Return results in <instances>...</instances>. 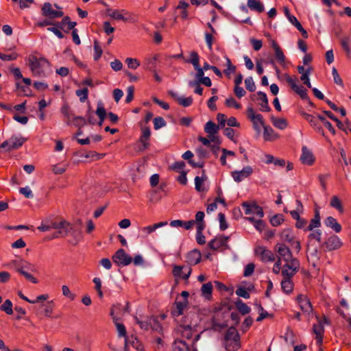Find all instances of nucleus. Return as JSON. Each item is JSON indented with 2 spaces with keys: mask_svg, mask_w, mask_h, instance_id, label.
Returning <instances> with one entry per match:
<instances>
[{
  "mask_svg": "<svg viewBox=\"0 0 351 351\" xmlns=\"http://www.w3.org/2000/svg\"><path fill=\"white\" fill-rule=\"evenodd\" d=\"M28 62L32 75L35 77H44L50 72V64L44 58L30 56Z\"/></svg>",
  "mask_w": 351,
  "mask_h": 351,
  "instance_id": "f257e3e1",
  "label": "nucleus"
},
{
  "mask_svg": "<svg viewBox=\"0 0 351 351\" xmlns=\"http://www.w3.org/2000/svg\"><path fill=\"white\" fill-rule=\"evenodd\" d=\"M25 139L20 136L13 135L9 139L5 141L0 145L2 152H9L17 149L25 143Z\"/></svg>",
  "mask_w": 351,
  "mask_h": 351,
  "instance_id": "f03ea898",
  "label": "nucleus"
},
{
  "mask_svg": "<svg viewBox=\"0 0 351 351\" xmlns=\"http://www.w3.org/2000/svg\"><path fill=\"white\" fill-rule=\"evenodd\" d=\"M135 322L137 324L142 330H148L152 326V323H156L157 327L153 326V330L156 331H160L161 330V326L158 322V319L155 317H134Z\"/></svg>",
  "mask_w": 351,
  "mask_h": 351,
  "instance_id": "7ed1b4c3",
  "label": "nucleus"
},
{
  "mask_svg": "<svg viewBox=\"0 0 351 351\" xmlns=\"http://www.w3.org/2000/svg\"><path fill=\"white\" fill-rule=\"evenodd\" d=\"M247 117L252 122L254 129L260 132L261 128H264L265 123L263 117L261 114H256L252 106H248L247 108Z\"/></svg>",
  "mask_w": 351,
  "mask_h": 351,
  "instance_id": "20e7f679",
  "label": "nucleus"
},
{
  "mask_svg": "<svg viewBox=\"0 0 351 351\" xmlns=\"http://www.w3.org/2000/svg\"><path fill=\"white\" fill-rule=\"evenodd\" d=\"M300 267V262L297 260H293L290 262H287L282 268V276L283 278L287 279H292L296 274Z\"/></svg>",
  "mask_w": 351,
  "mask_h": 351,
  "instance_id": "39448f33",
  "label": "nucleus"
},
{
  "mask_svg": "<svg viewBox=\"0 0 351 351\" xmlns=\"http://www.w3.org/2000/svg\"><path fill=\"white\" fill-rule=\"evenodd\" d=\"M108 15L113 19L115 20H121L125 22L130 21L135 22L134 15L132 14L128 13L126 10H107Z\"/></svg>",
  "mask_w": 351,
  "mask_h": 351,
  "instance_id": "423d86ee",
  "label": "nucleus"
},
{
  "mask_svg": "<svg viewBox=\"0 0 351 351\" xmlns=\"http://www.w3.org/2000/svg\"><path fill=\"white\" fill-rule=\"evenodd\" d=\"M275 250L277 253L278 258L282 259L285 263L292 261L293 260H297V258H293L290 249L284 243H277L275 246Z\"/></svg>",
  "mask_w": 351,
  "mask_h": 351,
  "instance_id": "0eeeda50",
  "label": "nucleus"
},
{
  "mask_svg": "<svg viewBox=\"0 0 351 351\" xmlns=\"http://www.w3.org/2000/svg\"><path fill=\"white\" fill-rule=\"evenodd\" d=\"M112 261L118 266H127L132 262V257L123 249L118 250L112 256Z\"/></svg>",
  "mask_w": 351,
  "mask_h": 351,
  "instance_id": "6e6552de",
  "label": "nucleus"
},
{
  "mask_svg": "<svg viewBox=\"0 0 351 351\" xmlns=\"http://www.w3.org/2000/svg\"><path fill=\"white\" fill-rule=\"evenodd\" d=\"M242 207L244 208V213L247 215L256 216L258 218H262L264 213L262 208L256 203L243 202Z\"/></svg>",
  "mask_w": 351,
  "mask_h": 351,
  "instance_id": "1a4fd4ad",
  "label": "nucleus"
},
{
  "mask_svg": "<svg viewBox=\"0 0 351 351\" xmlns=\"http://www.w3.org/2000/svg\"><path fill=\"white\" fill-rule=\"evenodd\" d=\"M330 324L329 320L326 317H324L323 319L321 320L317 319V324H314L313 326V332L315 334V339L317 343L320 346L322 343L323 333L324 332V324L328 325Z\"/></svg>",
  "mask_w": 351,
  "mask_h": 351,
  "instance_id": "9d476101",
  "label": "nucleus"
},
{
  "mask_svg": "<svg viewBox=\"0 0 351 351\" xmlns=\"http://www.w3.org/2000/svg\"><path fill=\"white\" fill-rule=\"evenodd\" d=\"M118 308H119V306H114L110 309V316H111V317L113 320V322L116 326V328H117V330L118 332V336L119 337H124L125 339L126 338H129L127 336L126 328H125V326L119 322L120 317L115 316V313H117V310Z\"/></svg>",
  "mask_w": 351,
  "mask_h": 351,
  "instance_id": "9b49d317",
  "label": "nucleus"
},
{
  "mask_svg": "<svg viewBox=\"0 0 351 351\" xmlns=\"http://www.w3.org/2000/svg\"><path fill=\"white\" fill-rule=\"evenodd\" d=\"M192 272L189 266L173 265L172 274L176 279L188 280Z\"/></svg>",
  "mask_w": 351,
  "mask_h": 351,
  "instance_id": "f8f14e48",
  "label": "nucleus"
},
{
  "mask_svg": "<svg viewBox=\"0 0 351 351\" xmlns=\"http://www.w3.org/2000/svg\"><path fill=\"white\" fill-rule=\"evenodd\" d=\"M253 173V169L250 166H245L240 171L231 172V176L236 182H241L248 178Z\"/></svg>",
  "mask_w": 351,
  "mask_h": 351,
  "instance_id": "ddd939ff",
  "label": "nucleus"
},
{
  "mask_svg": "<svg viewBox=\"0 0 351 351\" xmlns=\"http://www.w3.org/2000/svg\"><path fill=\"white\" fill-rule=\"evenodd\" d=\"M255 254L260 256L263 262L274 261L275 256L273 252L263 246H258L255 249Z\"/></svg>",
  "mask_w": 351,
  "mask_h": 351,
  "instance_id": "4468645a",
  "label": "nucleus"
},
{
  "mask_svg": "<svg viewBox=\"0 0 351 351\" xmlns=\"http://www.w3.org/2000/svg\"><path fill=\"white\" fill-rule=\"evenodd\" d=\"M225 341H232L234 344V348H239L240 345V336L238 331L234 327H230L228 329L225 337Z\"/></svg>",
  "mask_w": 351,
  "mask_h": 351,
  "instance_id": "2eb2a0df",
  "label": "nucleus"
},
{
  "mask_svg": "<svg viewBox=\"0 0 351 351\" xmlns=\"http://www.w3.org/2000/svg\"><path fill=\"white\" fill-rule=\"evenodd\" d=\"M43 14L50 19H56L62 17L64 15L63 12L56 11L52 8V5L50 3H45L42 8Z\"/></svg>",
  "mask_w": 351,
  "mask_h": 351,
  "instance_id": "dca6fc26",
  "label": "nucleus"
},
{
  "mask_svg": "<svg viewBox=\"0 0 351 351\" xmlns=\"http://www.w3.org/2000/svg\"><path fill=\"white\" fill-rule=\"evenodd\" d=\"M324 245L328 251H333L339 249L343 243L338 236L332 235L328 238Z\"/></svg>",
  "mask_w": 351,
  "mask_h": 351,
  "instance_id": "f3484780",
  "label": "nucleus"
},
{
  "mask_svg": "<svg viewBox=\"0 0 351 351\" xmlns=\"http://www.w3.org/2000/svg\"><path fill=\"white\" fill-rule=\"evenodd\" d=\"M298 302L301 310L308 315L312 313L313 307L309 299L303 295H300L298 297Z\"/></svg>",
  "mask_w": 351,
  "mask_h": 351,
  "instance_id": "a211bd4d",
  "label": "nucleus"
},
{
  "mask_svg": "<svg viewBox=\"0 0 351 351\" xmlns=\"http://www.w3.org/2000/svg\"><path fill=\"white\" fill-rule=\"evenodd\" d=\"M300 160L303 164L311 165L315 161V157L311 150L306 147H303Z\"/></svg>",
  "mask_w": 351,
  "mask_h": 351,
  "instance_id": "6ab92c4d",
  "label": "nucleus"
},
{
  "mask_svg": "<svg viewBox=\"0 0 351 351\" xmlns=\"http://www.w3.org/2000/svg\"><path fill=\"white\" fill-rule=\"evenodd\" d=\"M189 301L181 300V301H176L174 303V306L171 311V314L173 317H178L181 315L184 310L188 306Z\"/></svg>",
  "mask_w": 351,
  "mask_h": 351,
  "instance_id": "aec40b11",
  "label": "nucleus"
},
{
  "mask_svg": "<svg viewBox=\"0 0 351 351\" xmlns=\"http://www.w3.org/2000/svg\"><path fill=\"white\" fill-rule=\"evenodd\" d=\"M141 131L142 134L140 137L139 141L143 145V149H147L149 147L151 131L148 127L142 128Z\"/></svg>",
  "mask_w": 351,
  "mask_h": 351,
  "instance_id": "412c9836",
  "label": "nucleus"
},
{
  "mask_svg": "<svg viewBox=\"0 0 351 351\" xmlns=\"http://www.w3.org/2000/svg\"><path fill=\"white\" fill-rule=\"evenodd\" d=\"M58 234L60 237L67 236L73 230V226L65 220L58 221Z\"/></svg>",
  "mask_w": 351,
  "mask_h": 351,
  "instance_id": "4be33fe9",
  "label": "nucleus"
},
{
  "mask_svg": "<svg viewBox=\"0 0 351 351\" xmlns=\"http://www.w3.org/2000/svg\"><path fill=\"white\" fill-rule=\"evenodd\" d=\"M166 225H167V221H161L151 226L143 227L141 228V232L143 233L144 237H147L149 234L154 232L156 229L165 226Z\"/></svg>",
  "mask_w": 351,
  "mask_h": 351,
  "instance_id": "5701e85b",
  "label": "nucleus"
},
{
  "mask_svg": "<svg viewBox=\"0 0 351 351\" xmlns=\"http://www.w3.org/2000/svg\"><path fill=\"white\" fill-rule=\"evenodd\" d=\"M202 258L201 253L197 250H191L186 256V261L191 265H195L199 263Z\"/></svg>",
  "mask_w": 351,
  "mask_h": 351,
  "instance_id": "b1692460",
  "label": "nucleus"
},
{
  "mask_svg": "<svg viewBox=\"0 0 351 351\" xmlns=\"http://www.w3.org/2000/svg\"><path fill=\"white\" fill-rule=\"evenodd\" d=\"M257 95H258L257 99L261 101L259 103V105L261 106L260 110L263 112L270 111L271 108L268 104V99L267 97V95L262 91H259L257 93Z\"/></svg>",
  "mask_w": 351,
  "mask_h": 351,
  "instance_id": "393cba45",
  "label": "nucleus"
},
{
  "mask_svg": "<svg viewBox=\"0 0 351 351\" xmlns=\"http://www.w3.org/2000/svg\"><path fill=\"white\" fill-rule=\"evenodd\" d=\"M228 237H217L212 239L209 243V247L213 250H218L221 247L223 246L227 242Z\"/></svg>",
  "mask_w": 351,
  "mask_h": 351,
  "instance_id": "a878e982",
  "label": "nucleus"
},
{
  "mask_svg": "<svg viewBox=\"0 0 351 351\" xmlns=\"http://www.w3.org/2000/svg\"><path fill=\"white\" fill-rule=\"evenodd\" d=\"M324 223L327 227L332 228L337 233L340 232L341 230V226L333 217L329 216L326 217Z\"/></svg>",
  "mask_w": 351,
  "mask_h": 351,
  "instance_id": "bb28decb",
  "label": "nucleus"
},
{
  "mask_svg": "<svg viewBox=\"0 0 351 351\" xmlns=\"http://www.w3.org/2000/svg\"><path fill=\"white\" fill-rule=\"evenodd\" d=\"M272 47L274 49L275 51V56L278 60V62L281 64H285V56L284 55L283 51L279 47V45L274 41L272 40L271 42Z\"/></svg>",
  "mask_w": 351,
  "mask_h": 351,
  "instance_id": "cd10ccee",
  "label": "nucleus"
},
{
  "mask_svg": "<svg viewBox=\"0 0 351 351\" xmlns=\"http://www.w3.org/2000/svg\"><path fill=\"white\" fill-rule=\"evenodd\" d=\"M247 6L250 10L258 13L263 12L265 10L264 5L260 0H247Z\"/></svg>",
  "mask_w": 351,
  "mask_h": 351,
  "instance_id": "c85d7f7f",
  "label": "nucleus"
},
{
  "mask_svg": "<svg viewBox=\"0 0 351 351\" xmlns=\"http://www.w3.org/2000/svg\"><path fill=\"white\" fill-rule=\"evenodd\" d=\"M95 113L99 118V121L98 122V125L101 126L103 122L104 121L107 115L105 108L104 107V104L101 101H98L97 107Z\"/></svg>",
  "mask_w": 351,
  "mask_h": 351,
  "instance_id": "c756f323",
  "label": "nucleus"
},
{
  "mask_svg": "<svg viewBox=\"0 0 351 351\" xmlns=\"http://www.w3.org/2000/svg\"><path fill=\"white\" fill-rule=\"evenodd\" d=\"M281 288L283 292H285V293H291L293 289V282L292 279H287L283 278V279L281 281Z\"/></svg>",
  "mask_w": 351,
  "mask_h": 351,
  "instance_id": "7c9ffc66",
  "label": "nucleus"
},
{
  "mask_svg": "<svg viewBox=\"0 0 351 351\" xmlns=\"http://www.w3.org/2000/svg\"><path fill=\"white\" fill-rule=\"evenodd\" d=\"M207 177L205 174L202 176H196L195 178V188L198 192H202L206 190L204 182L206 180Z\"/></svg>",
  "mask_w": 351,
  "mask_h": 351,
  "instance_id": "2f4dec72",
  "label": "nucleus"
},
{
  "mask_svg": "<svg viewBox=\"0 0 351 351\" xmlns=\"http://www.w3.org/2000/svg\"><path fill=\"white\" fill-rule=\"evenodd\" d=\"M263 137L265 141H272L278 138L274 130L270 126H264Z\"/></svg>",
  "mask_w": 351,
  "mask_h": 351,
  "instance_id": "473e14b6",
  "label": "nucleus"
},
{
  "mask_svg": "<svg viewBox=\"0 0 351 351\" xmlns=\"http://www.w3.org/2000/svg\"><path fill=\"white\" fill-rule=\"evenodd\" d=\"M219 129V125H217L213 121H208L204 126V131L208 134H216Z\"/></svg>",
  "mask_w": 351,
  "mask_h": 351,
  "instance_id": "72a5a7b5",
  "label": "nucleus"
},
{
  "mask_svg": "<svg viewBox=\"0 0 351 351\" xmlns=\"http://www.w3.org/2000/svg\"><path fill=\"white\" fill-rule=\"evenodd\" d=\"M304 118L313 126L315 130H317L318 132H323L322 128L318 125V121L316 117H315L313 115L304 113L303 114Z\"/></svg>",
  "mask_w": 351,
  "mask_h": 351,
  "instance_id": "f704fd0d",
  "label": "nucleus"
},
{
  "mask_svg": "<svg viewBox=\"0 0 351 351\" xmlns=\"http://www.w3.org/2000/svg\"><path fill=\"white\" fill-rule=\"evenodd\" d=\"M246 219L251 222L258 231L262 232L264 230L265 223L263 220H261V218L256 219L254 217H248L246 218Z\"/></svg>",
  "mask_w": 351,
  "mask_h": 351,
  "instance_id": "c9c22d12",
  "label": "nucleus"
},
{
  "mask_svg": "<svg viewBox=\"0 0 351 351\" xmlns=\"http://www.w3.org/2000/svg\"><path fill=\"white\" fill-rule=\"evenodd\" d=\"M213 292V285L211 282L204 284L201 288L202 295L206 299H210Z\"/></svg>",
  "mask_w": 351,
  "mask_h": 351,
  "instance_id": "e433bc0d",
  "label": "nucleus"
},
{
  "mask_svg": "<svg viewBox=\"0 0 351 351\" xmlns=\"http://www.w3.org/2000/svg\"><path fill=\"white\" fill-rule=\"evenodd\" d=\"M173 348V351H187L189 350V346L185 341L180 339L175 340Z\"/></svg>",
  "mask_w": 351,
  "mask_h": 351,
  "instance_id": "4c0bfd02",
  "label": "nucleus"
},
{
  "mask_svg": "<svg viewBox=\"0 0 351 351\" xmlns=\"http://www.w3.org/2000/svg\"><path fill=\"white\" fill-rule=\"evenodd\" d=\"M293 234L290 229H285L280 233V239L283 241L292 243L293 241Z\"/></svg>",
  "mask_w": 351,
  "mask_h": 351,
  "instance_id": "58836bf2",
  "label": "nucleus"
},
{
  "mask_svg": "<svg viewBox=\"0 0 351 351\" xmlns=\"http://www.w3.org/2000/svg\"><path fill=\"white\" fill-rule=\"evenodd\" d=\"M271 121L273 125L280 130H285L287 127V122L285 119L272 117Z\"/></svg>",
  "mask_w": 351,
  "mask_h": 351,
  "instance_id": "ea45409f",
  "label": "nucleus"
},
{
  "mask_svg": "<svg viewBox=\"0 0 351 351\" xmlns=\"http://www.w3.org/2000/svg\"><path fill=\"white\" fill-rule=\"evenodd\" d=\"M341 45L346 54L350 56L351 54L350 38L348 36L341 39Z\"/></svg>",
  "mask_w": 351,
  "mask_h": 351,
  "instance_id": "a19ab883",
  "label": "nucleus"
},
{
  "mask_svg": "<svg viewBox=\"0 0 351 351\" xmlns=\"http://www.w3.org/2000/svg\"><path fill=\"white\" fill-rule=\"evenodd\" d=\"M204 225L200 223L199 227L197 228L196 240L197 242L200 245H203L206 243L205 237L202 234V231L204 229Z\"/></svg>",
  "mask_w": 351,
  "mask_h": 351,
  "instance_id": "79ce46f5",
  "label": "nucleus"
},
{
  "mask_svg": "<svg viewBox=\"0 0 351 351\" xmlns=\"http://www.w3.org/2000/svg\"><path fill=\"white\" fill-rule=\"evenodd\" d=\"M330 205L331 207L336 208L340 213H343V208L342 206L341 202L337 196H332L330 200Z\"/></svg>",
  "mask_w": 351,
  "mask_h": 351,
  "instance_id": "37998d69",
  "label": "nucleus"
},
{
  "mask_svg": "<svg viewBox=\"0 0 351 351\" xmlns=\"http://www.w3.org/2000/svg\"><path fill=\"white\" fill-rule=\"evenodd\" d=\"M296 205L295 210L290 211L291 217L295 220L300 217V213L303 210V206L300 200H296Z\"/></svg>",
  "mask_w": 351,
  "mask_h": 351,
  "instance_id": "c03bdc74",
  "label": "nucleus"
},
{
  "mask_svg": "<svg viewBox=\"0 0 351 351\" xmlns=\"http://www.w3.org/2000/svg\"><path fill=\"white\" fill-rule=\"evenodd\" d=\"M65 24L68 25L69 29H73L77 23L76 22L71 21L69 16H65L62 19L60 23H56V25L59 27H62V25Z\"/></svg>",
  "mask_w": 351,
  "mask_h": 351,
  "instance_id": "a18cd8bd",
  "label": "nucleus"
},
{
  "mask_svg": "<svg viewBox=\"0 0 351 351\" xmlns=\"http://www.w3.org/2000/svg\"><path fill=\"white\" fill-rule=\"evenodd\" d=\"M0 310L5 312L8 315H12L13 313L12 302L10 300H6L0 306Z\"/></svg>",
  "mask_w": 351,
  "mask_h": 351,
  "instance_id": "49530a36",
  "label": "nucleus"
},
{
  "mask_svg": "<svg viewBox=\"0 0 351 351\" xmlns=\"http://www.w3.org/2000/svg\"><path fill=\"white\" fill-rule=\"evenodd\" d=\"M130 345L138 351H143V346L140 343L136 337L131 336L130 338Z\"/></svg>",
  "mask_w": 351,
  "mask_h": 351,
  "instance_id": "de8ad7c7",
  "label": "nucleus"
},
{
  "mask_svg": "<svg viewBox=\"0 0 351 351\" xmlns=\"http://www.w3.org/2000/svg\"><path fill=\"white\" fill-rule=\"evenodd\" d=\"M193 99L191 97H185L184 96H181L177 97L178 103L184 107L190 106L193 103Z\"/></svg>",
  "mask_w": 351,
  "mask_h": 351,
  "instance_id": "09e8293b",
  "label": "nucleus"
},
{
  "mask_svg": "<svg viewBox=\"0 0 351 351\" xmlns=\"http://www.w3.org/2000/svg\"><path fill=\"white\" fill-rule=\"evenodd\" d=\"M236 306L239 311L243 315L247 314L250 311V308L241 300L237 302Z\"/></svg>",
  "mask_w": 351,
  "mask_h": 351,
  "instance_id": "8fccbe9b",
  "label": "nucleus"
},
{
  "mask_svg": "<svg viewBox=\"0 0 351 351\" xmlns=\"http://www.w3.org/2000/svg\"><path fill=\"white\" fill-rule=\"evenodd\" d=\"M75 94L77 97H79L80 101L81 102H84L88 99V90L87 88L79 89L76 90Z\"/></svg>",
  "mask_w": 351,
  "mask_h": 351,
  "instance_id": "3c124183",
  "label": "nucleus"
},
{
  "mask_svg": "<svg viewBox=\"0 0 351 351\" xmlns=\"http://www.w3.org/2000/svg\"><path fill=\"white\" fill-rule=\"evenodd\" d=\"M295 93L300 95L301 99L308 101L309 104L313 105V103L310 101L308 97L307 90L304 86L301 85L300 87L295 90Z\"/></svg>",
  "mask_w": 351,
  "mask_h": 351,
  "instance_id": "603ef678",
  "label": "nucleus"
},
{
  "mask_svg": "<svg viewBox=\"0 0 351 351\" xmlns=\"http://www.w3.org/2000/svg\"><path fill=\"white\" fill-rule=\"evenodd\" d=\"M226 66L227 68L223 71V73L228 75L230 76V74L235 73L236 71V66L233 65L228 58H226Z\"/></svg>",
  "mask_w": 351,
  "mask_h": 351,
  "instance_id": "864d4df0",
  "label": "nucleus"
},
{
  "mask_svg": "<svg viewBox=\"0 0 351 351\" xmlns=\"http://www.w3.org/2000/svg\"><path fill=\"white\" fill-rule=\"evenodd\" d=\"M102 53L103 51L99 44V42L95 40L94 41V60H98L101 58Z\"/></svg>",
  "mask_w": 351,
  "mask_h": 351,
  "instance_id": "5fc2aeb1",
  "label": "nucleus"
},
{
  "mask_svg": "<svg viewBox=\"0 0 351 351\" xmlns=\"http://www.w3.org/2000/svg\"><path fill=\"white\" fill-rule=\"evenodd\" d=\"M225 104L227 107H233L236 109L241 108V105L238 103L234 98L232 97H229L226 99Z\"/></svg>",
  "mask_w": 351,
  "mask_h": 351,
  "instance_id": "6e6d98bb",
  "label": "nucleus"
},
{
  "mask_svg": "<svg viewBox=\"0 0 351 351\" xmlns=\"http://www.w3.org/2000/svg\"><path fill=\"white\" fill-rule=\"evenodd\" d=\"M311 68L309 67L306 69L305 73H302L300 77V80L306 84L308 88H311V84L310 82L309 75L311 73Z\"/></svg>",
  "mask_w": 351,
  "mask_h": 351,
  "instance_id": "4d7b16f0",
  "label": "nucleus"
},
{
  "mask_svg": "<svg viewBox=\"0 0 351 351\" xmlns=\"http://www.w3.org/2000/svg\"><path fill=\"white\" fill-rule=\"evenodd\" d=\"M311 232L308 236V239L315 240L318 243H320L322 239V231L320 230H313V231Z\"/></svg>",
  "mask_w": 351,
  "mask_h": 351,
  "instance_id": "13d9d810",
  "label": "nucleus"
},
{
  "mask_svg": "<svg viewBox=\"0 0 351 351\" xmlns=\"http://www.w3.org/2000/svg\"><path fill=\"white\" fill-rule=\"evenodd\" d=\"M166 125V121L161 117H157L154 119V127L156 130L165 127Z\"/></svg>",
  "mask_w": 351,
  "mask_h": 351,
  "instance_id": "bf43d9fd",
  "label": "nucleus"
},
{
  "mask_svg": "<svg viewBox=\"0 0 351 351\" xmlns=\"http://www.w3.org/2000/svg\"><path fill=\"white\" fill-rule=\"evenodd\" d=\"M190 60H187V62H189L193 64V66L195 67L199 66V56L197 52L192 51L190 54Z\"/></svg>",
  "mask_w": 351,
  "mask_h": 351,
  "instance_id": "052dcab7",
  "label": "nucleus"
},
{
  "mask_svg": "<svg viewBox=\"0 0 351 351\" xmlns=\"http://www.w3.org/2000/svg\"><path fill=\"white\" fill-rule=\"evenodd\" d=\"M245 85L247 90L254 92L256 90V85L252 77H248L245 80Z\"/></svg>",
  "mask_w": 351,
  "mask_h": 351,
  "instance_id": "680f3d73",
  "label": "nucleus"
},
{
  "mask_svg": "<svg viewBox=\"0 0 351 351\" xmlns=\"http://www.w3.org/2000/svg\"><path fill=\"white\" fill-rule=\"evenodd\" d=\"M19 193L24 195L26 198L31 199L33 198L34 195L32 189L29 186H26L25 187H21L19 189Z\"/></svg>",
  "mask_w": 351,
  "mask_h": 351,
  "instance_id": "e2e57ef3",
  "label": "nucleus"
},
{
  "mask_svg": "<svg viewBox=\"0 0 351 351\" xmlns=\"http://www.w3.org/2000/svg\"><path fill=\"white\" fill-rule=\"evenodd\" d=\"M318 119L319 120H320L324 125L332 134H335V128H333V126L332 125V124L326 119L325 117L321 116V115H318Z\"/></svg>",
  "mask_w": 351,
  "mask_h": 351,
  "instance_id": "0e129e2a",
  "label": "nucleus"
},
{
  "mask_svg": "<svg viewBox=\"0 0 351 351\" xmlns=\"http://www.w3.org/2000/svg\"><path fill=\"white\" fill-rule=\"evenodd\" d=\"M125 62L130 69H136L139 65L140 62L136 58H128Z\"/></svg>",
  "mask_w": 351,
  "mask_h": 351,
  "instance_id": "69168bd1",
  "label": "nucleus"
},
{
  "mask_svg": "<svg viewBox=\"0 0 351 351\" xmlns=\"http://www.w3.org/2000/svg\"><path fill=\"white\" fill-rule=\"evenodd\" d=\"M321 226V221L315 219H312L310 221V223L306 228L304 229L305 231H313L316 228H319Z\"/></svg>",
  "mask_w": 351,
  "mask_h": 351,
  "instance_id": "338daca9",
  "label": "nucleus"
},
{
  "mask_svg": "<svg viewBox=\"0 0 351 351\" xmlns=\"http://www.w3.org/2000/svg\"><path fill=\"white\" fill-rule=\"evenodd\" d=\"M61 112L64 114V117L67 119V123H69L70 119L73 117L74 116L71 113L69 107L67 105H64L61 108Z\"/></svg>",
  "mask_w": 351,
  "mask_h": 351,
  "instance_id": "774afa93",
  "label": "nucleus"
}]
</instances>
